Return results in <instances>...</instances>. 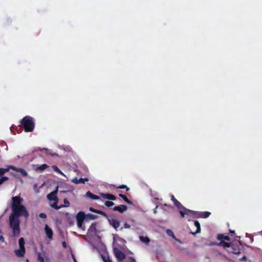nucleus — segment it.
<instances>
[{"instance_id": "nucleus-1", "label": "nucleus", "mask_w": 262, "mask_h": 262, "mask_svg": "<svg viewBox=\"0 0 262 262\" xmlns=\"http://www.w3.org/2000/svg\"><path fill=\"white\" fill-rule=\"evenodd\" d=\"M12 201V212L9 216V225L12 229L13 235L18 236L20 233V221L18 218L23 216L27 220L29 212L22 205L23 199L18 196H13Z\"/></svg>"}, {"instance_id": "nucleus-2", "label": "nucleus", "mask_w": 262, "mask_h": 262, "mask_svg": "<svg viewBox=\"0 0 262 262\" xmlns=\"http://www.w3.org/2000/svg\"><path fill=\"white\" fill-rule=\"evenodd\" d=\"M20 123L26 132H32L35 127L33 118L29 116L24 117L20 121Z\"/></svg>"}, {"instance_id": "nucleus-3", "label": "nucleus", "mask_w": 262, "mask_h": 262, "mask_svg": "<svg viewBox=\"0 0 262 262\" xmlns=\"http://www.w3.org/2000/svg\"><path fill=\"white\" fill-rule=\"evenodd\" d=\"M114 252L118 262H123V260L125 258V255L124 253L117 248L114 249ZM130 262H136L135 260L132 257L130 258Z\"/></svg>"}, {"instance_id": "nucleus-4", "label": "nucleus", "mask_w": 262, "mask_h": 262, "mask_svg": "<svg viewBox=\"0 0 262 262\" xmlns=\"http://www.w3.org/2000/svg\"><path fill=\"white\" fill-rule=\"evenodd\" d=\"M85 217V214L83 212H79L76 215L77 225L78 228L85 230V227L82 225V223Z\"/></svg>"}, {"instance_id": "nucleus-5", "label": "nucleus", "mask_w": 262, "mask_h": 262, "mask_svg": "<svg viewBox=\"0 0 262 262\" xmlns=\"http://www.w3.org/2000/svg\"><path fill=\"white\" fill-rule=\"evenodd\" d=\"M10 168L15 170L17 173V174H16V175H17L18 176H21L25 177V176H27V172L25 171V170H24L23 168H17L14 166H10Z\"/></svg>"}, {"instance_id": "nucleus-6", "label": "nucleus", "mask_w": 262, "mask_h": 262, "mask_svg": "<svg viewBox=\"0 0 262 262\" xmlns=\"http://www.w3.org/2000/svg\"><path fill=\"white\" fill-rule=\"evenodd\" d=\"M38 150L40 151H43L45 152V153L47 155H50L53 157H57V158L61 157V156H59L57 154L54 152L53 151V150L48 149V148H41L39 147Z\"/></svg>"}, {"instance_id": "nucleus-7", "label": "nucleus", "mask_w": 262, "mask_h": 262, "mask_svg": "<svg viewBox=\"0 0 262 262\" xmlns=\"http://www.w3.org/2000/svg\"><path fill=\"white\" fill-rule=\"evenodd\" d=\"M180 213L182 217H184L185 215L192 216L195 214L193 211L186 209L185 207H182V209L180 210Z\"/></svg>"}, {"instance_id": "nucleus-8", "label": "nucleus", "mask_w": 262, "mask_h": 262, "mask_svg": "<svg viewBox=\"0 0 262 262\" xmlns=\"http://www.w3.org/2000/svg\"><path fill=\"white\" fill-rule=\"evenodd\" d=\"M57 190L58 187L56 188L55 190L52 191L47 195V198L49 200L57 201V199L56 197V194L57 192Z\"/></svg>"}, {"instance_id": "nucleus-9", "label": "nucleus", "mask_w": 262, "mask_h": 262, "mask_svg": "<svg viewBox=\"0 0 262 262\" xmlns=\"http://www.w3.org/2000/svg\"><path fill=\"white\" fill-rule=\"evenodd\" d=\"M111 225H112L116 230L120 227V222L116 219H111L108 220Z\"/></svg>"}, {"instance_id": "nucleus-10", "label": "nucleus", "mask_w": 262, "mask_h": 262, "mask_svg": "<svg viewBox=\"0 0 262 262\" xmlns=\"http://www.w3.org/2000/svg\"><path fill=\"white\" fill-rule=\"evenodd\" d=\"M89 181V179L88 178H80L79 179H78L77 178H74L72 179L71 181L76 184H84L85 182H87Z\"/></svg>"}, {"instance_id": "nucleus-11", "label": "nucleus", "mask_w": 262, "mask_h": 262, "mask_svg": "<svg viewBox=\"0 0 262 262\" xmlns=\"http://www.w3.org/2000/svg\"><path fill=\"white\" fill-rule=\"evenodd\" d=\"M127 209V207L126 205H121L118 206H116L113 208L114 211H118L121 213H123L124 211H126Z\"/></svg>"}, {"instance_id": "nucleus-12", "label": "nucleus", "mask_w": 262, "mask_h": 262, "mask_svg": "<svg viewBox=\"0 0 262 262\" xmlns=\"http://www.w3.org/2000/svg\"><path fill=\"white\" fill-rule=\"evenodd\" d=\"M45 230L47 236L51 239L52 238L53 232L52 229L49 227L48 225H46L45 227Z\"/></svg>"}, {"instance_id": "nucleus-13", "label": "nucleus", "mask_w": 262, "mask_h": 262, "mask_svg": "<svg viewBox=\"0 0 262 262\" xmlns=\"http://www.w3.org/2000/svg\"><path fill=\"white\" fill-rule=\"evenodd\" d=\"M15 253L17 257H23L25 253V248H19L15 251Z\"/></svg>"}, {"instance_id": "nucleus-14", "label": "nucleus", "mask_w": 262, "mask_h": 262, "mask_svg": "<svg viewBox=\"0 0 262 262\" xmlns=\"http://www.w3.org/2000/svg\"><path fill=\"white\" fill-rule=\"evenodd\" d=\"M38 260L39 262H45V258L46 257V253L45 251H42L41 253L39 252L37 254Z\"/></svg>"}, {"instance_id": "nucleus-15", "label": "nucleus", "mask_w": 262, "mask_h": 262, "mask_svg": "<svg viewBox=\"0 0 262 262\" xmlns=\"http://www.w3.org/2000/svg\"><path fill=\"white\" fill-rule=\"evenodd\" d=\"M166 232L168 235L172 237V238L173 239H174L177 242H178L180 243H181V242L180 241V240L178 239L177 238H176V237L174 236L173 232L171 230L167 229L166 231Z\"/></svg>"}, {"instance_id": "nucleus-16", "label": "nucleus", "mask_w": 262, "mask_h": 262, "mask_svg": "<svg viewBox=\"0 0 262 262\" xmlns=\"http://www.w3.org/2000/svg\"><path fill=\"white\" fill-rule=\"evenodd\" d=\"M140 240L146 245H148L150 242L149 238L147 236H144L142 235H140L139 236Z\"/></svg>"}, {"instance_id": "nucleus-17", "label": "nucleus", "mask_w": 262, "mask_h": 262, "mask_svg": "<svg viewBox=\"0 0 262 262\" xmlns=\"http://www.w3.org/2000/svg\"><path fill=\"white\" fill-rule=\"evenodd\" d=\"M85 196L92 200H98L100 199L98 196L92 194L90 191H88L85 194Z\"/></svg>"}, {"instance_id": "nucleus-18", "label": "nucleus", "mask_w": 262, "mask_h": 262, "mask_svg": "<svg viewBox=\"0 0 262 262\" xmlns=\"http://www.w3.org/2000/svg\"><path fill=\"white\" fill-rule=\"evenodd\" d=\"M219 245L223 246L224 248H229L230 247V244L225 242L224 240L221 241Z\"/></svg>"}, {"instance_id": "nucleus-19", "label": "nucleus", "mask_w": 262, "mask_h": 262, "mask_svg": "<svg viewBox=\"0 0 262 262\" xmlns=\"http://www.w3.org/2000/svg\"><path fill=\"white\" fill-rule=\"evenodd\" d=\"M217 239L219 240H221V241H222V240L229 241L230 240V238L229 236H224L223 235H222V234H220L217 236Z\"/></svg>"}, {"instance_id": "nucleus-20", "label": "nucleus", "mask_w": 262, "mask_h": 262, "mask_svg": "<svg viewBox=\"0 0 262 262\" xmlns=\"http://www.w3.org/2000/svg\"><path fill=\"white\" fill-rule=\"evenodd\" d=\"M18 244L19 248H25V241L23 237H21L19 239Z\"/></svg>"}, {"instance_id": "nucleus-21", "label": "nucleus", "mask_w": 262, "mask_h": 262, "mask_svg": "<svg viewBox=\"0 0 262 262\" xmlns=\"http://www.w3.org/2000/svg\"><path fill=\"white\" fill-rule=\"evenodd\" d=\"M194 226L196 227V229H197L195 233H199L200 232V230H201V227H200V223H199L198 221H195L194 222Z\"/></svg>"}, {"instance_id": "nucleus-22", "label": "nucleus", "mask_w": 262, "mask_h": 262, "mask_svg": "<svg viewBox=\"0 0 262 262\" xmlns=\"http://www.w3.org/2000/svg\"><path fill=\"white\" fill-rule=\"evenodd\" d=\"M47 167V165H41L37 167L36 169V170L42 171Z\"/></svg>"}, {"instance_id": "nucleus-23", "label": "nucleus", "mask_w": 262, "mask_h": 262, "mask_svg": "<svg viewBox=\"0 0 262 262\" xmlns=\"http://www.w3.org/2000/svg\"><path fill=\"white\" fill-rule=\"evenodd\" d=\"M119 196L122 198L127 203H128L129 204H132V202L127 198V197L125 195L120 194Z\"/></svg>"}, {"instance_id": "nucleus-24", "label": "nucleus", "mask_w": 262, "mask_h": 262, "mask_svg": "<svg viewBox=\"0 0 262 262\" xmlns=\"http://www.w3.org/2000/svg\"><path fill=\"white\" fill-rule=\"evenodd\" d=\"M10 169V167L8 168H0V177L8 171Z\"/></svg>"}, {"instance_id": "nucleus-25", "label": "nucleus", "mask_w": 262, "mask_h": 262, "mask_svg": "<svg viewBox=\"0 0 262 262\" xmlns=\"http://www.w3.org/2000/svg\"><path fill=\"white\" fill-rule=\"evenodd\" d=\"M63 202H64V205H61V207H68L69 206L70 203H69V202L68 201V200L67 199H64V200H63Z\"/></svg>"}, {"instance_id": "nucleus-26", "label": "nucleus", "mask_w": 262, "mask_h": 262, "mask_svg": "<svg viewBox=\"0 0 262 262\" xmlns=\"http://www.w3.org/2000/svg\"><path fill=\"white\" fill-rule=\"evenodd\" d=\"M210 214V213L209 212H204L202 213V217L203 218H207L208 217Z\"/></svg>"}, {"instance_id": "nucleus-27", "label": "nucleus", "mask_w": 262, "mask_h": 262, "mask_svg": "<svg viewBox=\"0 0 262 262\" xmlns=\"http://www.w3.org/2000/svg\"><path fill=\"white\" fill-rule=\"evenodd\" d=\"M174 205L180 209V210L182 209V207H184L179 201L176 202V203Z\"/></svg>"}, {"instance_id": "nucleus-28", "label": "nucleus", "mask_w": 262, "mask_h": 262, "mask_svg": "<svg viewBox=\"0 0 262 262\" xmlns=\"http://www.w3.org/2000/svg\"><path fill=\"white\" fill-rule=\"evenodd\" d=\"M105 205L107 207H111L114 205V203L112 202L107 201L105 202Z\"/></svg>"}, {"instance_id": "nucleus-29", "label": "nucleus", "mask_w": 262, "mask_h": 262, "mask_svg": "<svg viewBox=\"0 0 262 262\" xmlns=\"http://www.w3.org/2000/svg\"><path fill=\"white\" fill-rule=\"evenodd\" d=\"M51 207L56 209H58L60 208H61L62 207L60 206H58L57 205V203H55L54 204H53V205H51Z\"/></svg>"}, {"instance_id": "nucleus-30", "label": "nucleus", "mask_w": 262, "mask_h": 262, "mask_svg": "<svg viewBox=\"0 0 262 262\" xmlns=\"http://www.w3.org/2000/svg\"><path fill=\"white\" fill-rule=\"evenodd\" d=\"M103 260L104 262H112V260L109 257H103Z\"/></svg>"}, {"instance_id": "nucleus-31", "label": "nucleus", "mask_w": 262, "mask_h": 262, "mask_svg": "<svg viewBox=\"0 0 262 262\" xmlns=\"http://www.w3.org/2000/svg\"><path fill=\"white\" fill-rule=\"evenodd\" d=\"M8 180V178L3 177L0 179V185L2 184L4 182Z\"/></svg>"}, {"instance_id": "nucleus-32", "label": "nucleus", "mask_w": 262, "mask_h": 262, "mask_svg": "<svg viewBox=\"0 0 262 262\" xmlns=\"http://www.w3.org/2000/svg\"><path fill=\"white\" fill-rule=\"evenodd\" d=\"M118 188H120V189L126 188L127 191L129 190V188L128 187H127L126 185H120V186H118Z\"/></svg>"}, {"instance_id": "nucleus-33", "label": "nucleus", "mask_w": 262, "mask_h": 262, "mask_svg": "<svg viewBox=\"0 0 262 262\" xmlns=\"http://www.w3.org/2000/svg\"><path fill=\"white\" fill-rule=\"evenodd\" d=\"M53 168H54V169L56 171H57V172H59V173H61V174H63L62 172L60 170V169H59L57 166H54L53 167Z\"/></svg>"}, {"instance_id": "nucleus-34", "label": "nucleus", "mask_w": 262, "mask_h": 262, "mask_svg": "<svg viewBox=\"0 0 262 262\" xmlns=\"http://www.w3.org/2000/svg\"><path fill=\"white\" fill-rule=\"evenodd\" d=\"M109 196H110V198H107L108 200H116V197L112 194H110V195H109Z\"/></svg>"}, {"instance_id": "nucleus-35", "label": "nucleus", "mask_w": 262, "mask_h": 262, "mask_svg": "<svg viewBox=\"0 0 262 262\" xmlns=\"http://www.w3.org/2000/svg\"><path fill=\"white\" fill-rule=\"evenodd\" d=\"M39 217L42 219H45L47 217V215L44 213H40L39 215Z\"/></svg>"}, {"instance_id": "nucleus-36", "label": "nucleus", "mask_w": 262, "mask_h": 262, "mask_svg": "<svg viewBox=\"0 0 262 262\" xmlns=\"http://www.w3.org/2000/svg\"><path fill=\"white\" fill-rule=\"evenodd\" d=\"M101 195L103 198L107 199V198H110L109 195H110V194H104L102 193Z\"/></svg>"}, {"instance_id": "nucleus-37", "label": "nucleus", "mask_w": 262, "mask_h": 262, "mask_svg": "<svg viewBox=\"0 0 262 262\" xmlns=\"http://www.w3.org/2000/svg\"><path fill=\"white\" fill-rule=\"evenodd\" d=\"M124 228H126V229H129L130 228V226L127 223H125L124 225Z\"/></svg>"}, {"instance_id": "nucleus-38", "label": "nucleus", "mask_w": 262, "mask_h": 262, "mask_svg": "<svg viewBox=\"0 0 262 262\" xmlns=\"http://www.w3.org/2000/svg\"><path fill=\"white\" fill-rule=\"evenodd\" d=\"M15 126H12L11 127V132L14 134H16V132H14V129H15Z\"/></svg>"}, {"instance_id": "nucleus-39", "label": "nucleus", "mask_w": 262, "mask_h": 262, "mask_svg": "<svg viewBox=\"0 0 262 262\" xmlns=\"http://www.w3.org/2000/svg\"><path fill=\"white\" fill-rule=\"evenodd\" d=\"M94 229H95V225H91V226L90 227V228L89 230L92 231L93 230H94Z\"/></svg>"}, {"instance_id": "nucleus-40", "label": "nucleus", "mask_w": 262, "mask_h": 262, "mask_svg": "<svg viewBox=\"0 0 262 262\" xmlns=\"http://www.w3.org/2000/svg\"><path fill=\"white\" fill-rule=\"evenodd\" d=\"M62 245L64 248H66L67 247V244L65 242H63L62 243Z\"/></svg>"}, {"instance_id": "nucleus-41", "label": "nucleus", "mask_w": 262, "mask_h": 262, "mask_svg": "<svg viewBox=\"0 0 262 262\" xmlns=\"http://www.w3.org/2000/svg\"><path fill=\"white\" fill-rule=\"evenodd\" d=\"M90 210L91 211H93V212H98V211H96L94 209H93V208H91V207L90 208Z\"/></svg>"}, {"instance_id": "nucleus-42", "label": "nucleus", "mask_w": 262, "mask_h": 262, "mask_svg": "<svg viewBox=\"0 0 262 262\" xmlns=\"http://www.w3.org/2000/svg\"><path fill=\"white\" fill-rule=\"evenodd\" d=\"M0 241H1L2 242L4 241V238L3 236L2 235H0Z\"/></svg>"}, {"instance_id": "nucleus-43", "label": "nucleus", "mask_w": 262, "mask_h": 262, "mask_svg": "<svg viewBox=\"0 0 262 262\" xmlns=\"http://www.w3.org/2000/svg\"><path fill=\"white\" fill-rule=\"evenodd\" d=\"M171 201H174V200H176L175 198L174 197L173 195H172L171 196Z\"/></svg>"}, {"instance_id": "nucleus-44", "label": "nucleus", "mask_w": 262, "mask_h": 262, "mask_svg": "<svg viewBox=\"0 0 262 262\" xmlns=\"http://www.w3.org/2000/svg\"><path fill=\"white\" fill-rule=\"evenodd\" d=\"M157 208H158V206H157V207H156V208L154 210V212L155 213H157Z\"/></svg>"}, {"instance_id": "nucleus-45", "label": "nucleus", "mask_w": 262, "mask_h": 262, "mask_svg": "<svg viewBox=\"0 0 262 262\" xmlns=\"http://www.w3.org/2000/svg\"><path fill=\"white\" fill-rule=\"evenodd\" d=\"M21 127H20L19 128V130H17V131L16 132H17V133H20V132H21V131H20V130H21Z\"/></svg>"}, {"instance_id": "nucleus-46", "label": "nucleus", "mask_w": 262, "mask_h": 262, "mask_svg": "<svg viewBox=\"0 0 262 262\" xmlns=\"http://www.w3.org/2000/svg\"><path fill=\"white\" fill-rule=\"evenodd\" d=\"M178 201L176 199L174 200V201H172L173 202V203L175 204L176 203V202H177Z\"/></svg>"}, {"instance_id": "nucleus-47", "label": "nucleus", "mask_w": 262, "mask_h": 262, "mask_svg": "<svg viewBox=\"0 0 262 262\" xmlns=\"http://www.w3.org/2000/svg\"><path fill=\"white\" fill-rule=\"evenodd\" d=\"M230 232L234 233L235 231L234 230H230Z\"/></svg>"}, {"instance_id": "nucleus-48", "label": "nucleus", "mask_w": 262, "mask_h": 262, "mask_svg": "<svg viewBox=\"0 0 262 262\" xmlns=\"http://www.w3.org/2000/svg\"><path fill=\"white\" fill-rule=\"evenodd\" d=\"M234 253H235V254H238V253H239V252H234Z\"/></svg>"}, {"instance_id": "nucleus-49", "label": "nucleus", "mask_w": 262, "mask_h": 262, "mask_svg": "<svg viewBox=\"0 0 262 262\" xmlns=\"http://www.w3.org/2000/svg\"><path fill=\"white\" fill-rule=\"evenodd\" d=\"M128 262H130V258L128 259Z\"/></svg>"}, {"instance_id": "nucleus-50", "label": "nucleus", "mask_w": 262, "mask_h": 262, "mask_svg": "<svg viewBox=\"0 0 262 262\" xmlns=\"http://www.w3.org/2000/svg\"><path fill=\"white\" fill-rule=\"evenodd\" d=\"M74 261H75V262H77V261L75 260V259H74Z\"/></svg>"}, {"instance_id": "nucleus-51", "label": "nucleus", "mask_w": 262, "mask_h": 262, "mask_svg": "<svg viewBox=\"0 0 262 262\" xmlns=\"http://www.w3.org/2000/svg\"><path fill=\"white\" fill-rule=\"evenodd\" d=\"M74 261H75V262H77V261L75 260V259H74Z\"/></svg>"}, {"instance_id": "nucleus-52", "label": "nucleus", "mask_w": 262, "mask_h": 262, "mask_svg": "<svg viewBox=\"0 0 262 262\" xmlns=\"http://www.w3.org/2000/svg\"><path fill=\"white\" fill-rule=\"evenodd\" d=\"M74 261H75V262H77V261L75 260V259H74Z\"/></svg>"}, {"instance_id": "nucleus-53", "label": "nucleus", "mask_w": 262, "mask_h": 262, "mask_svg": "<svg viewBox=\"0 0 262 262\" xmlns=\"http://www.w3.org/2000/svg\"><path fill=\"white\" fill-rule=\"evenodd\" d=\"M27 262H28V260H27Z\"/></svg>"}]
</instances>
